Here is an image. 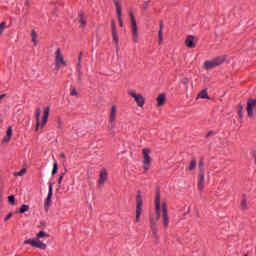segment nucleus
Segmentation results:
<instances>
[{
  "instance_id": "obj_34",
  "label": "nucleus",
  "mask_w": 256,
  "mask_h": 256,
  "mask_svg": "<svg viewBox=\"0 0 256 256\" xmlns=\"http://www.w3.org/2000/svg\"><path fill=\"white\" fill-rule=\"evenodd\" d=\"M70 95L72 97H76L78 95L77 90L75 88H70Z\"/></svg>"
},
{
  "instance_id": "obj_42",
  "label": "nucleus",
  "mask_w": 256,
  "mask_h": 256,
  "mask_svg": "<svg viewBox=\"0 0 256 256\" xmlns=\"http://www.w3.org/2000/svg\"><path fill=\"white\" fill-rule=\"evenodd\" d=\"M6 97H7V94L0 95V101H3V99H5Z\"/></svg>"
},
{
  "instance_id": "obj_9",
  "label": "nucleus",
  "mask_w": 256,
  "mask_h": 256,
  "mask_svg": "<svg viewBox=\"0 0 256 256\" xmlns=\"http://www.w3.org/2000/svg\"><path fill=\"white\" fill-rule=\"evenodd\" d=\"M149 153H151L150 149H143L142 150V155H143V165L145 171H149V165H151V157L149 156Z\"/></svg>"
},
{
  "instance_id": "obj_28",
  "label": "nucleus",
  "mask_w": 256,
  "mask_h": 256,
  "mask_svg": "<svg viewBox=\"0 0 256 256\" xmlns=\"http://www.w3.org/2000/svg\"><path fill=\"white\" fill-rule=\"evenodd\" d=\"M116 13L118 15V21H119L120 27H123V18H121V8H120V11L117 9Z\"/></svg>"
},
{
  "instance_id": "obj_40",
  "label": "nucleus",
  "mask_w": 256,
  "mask_h": 256,
  "mask_svg": "<svg viewBox=\"0 0 256 256\" xmlns=\"http://www.w3.org/2000/svg\"><path fill=\"white\" fill-rule=\"evenodd\" d=\"M212 135H215V132L213 131H209L206 135V137H211Z\"/></svg>"
},
{
  "instance_id": "obj_7",
  "label": "nucleus",
  "mask_w": 256,
  "mask_h": 256,
  "mask_svg": "<svg viewBox=\"0 0 256 256\" xmlns=\"http://www.w3.org/2000/svg\"><path fill=\"white\" fill-rule=\"evenodd\" d=\"M128 95H130V97H133L138 107H143L145 105V98L143 97V95L137 94L135 90H128Z\"/></svg>"
},
{
  "instance_id": "obj_12",
  "label": "nucleus",
  "mask_w": 256,
  "mask_h": 256,
  "mask_svg": "<svg viewBox=\"0 0 256 256\" xmlns=\"http://www.w3.org/2000/svg\"><path fill=\"white\" fill-rule=\"evenodd\" d=\"M204 188H205V172L201 171L198 177V189L199 191H203Z\"/></svg>"
},
{
  "instance_id": "obj_5",
  "label": "nucleus",
  "mask_w": 256,
  "mask_h": 256,
  "mask_svg": "<svg viewBox=\"0 0 256 256\" xmlns=\"http://www.w3.org/2000/svg\"><path fill=\"white\" fill-rule=\"evenodd\" d=\"M143 211V197L141 193H138L136 196V223L141 219V213Z\"/></svg>"
},
{
  "instance_id": "obj_36",
  "label": "nucleus",
  "mask_w": 256,
  "mask_h": 256,
  "mask_svg": "<svg viewBox=\"0 0 256 256\" xmlns=\"http://www.w3.org/2000/svg\"><path fill=\"white\" fill-rule=\"evenodd\" d=\"M116 25H115V20H112V33L114 32V31H117V29H116Z\"/></svg>"
},
{
  "instance_id": "obj_43",
  "label": "nucleus",
  "mask_w": 256,
  "mask_h": 256,
  "mask_svg": "<svg viewBox=\"0 0 256 256\" xmlns=\"http://www.w3.org/2000/svg\"><path fill=\"white\" fill-rule=\"evenodd\" d=\"M241 111H243V106H240V109H239V115H240V117H242Z\"/></svg>"
},
{
  "instance_id": "obj_31",
  "label": "nucleus",
  "mask_w": 256,
  "mask_h": 256,
  "mask_svg": "<svg viewBox=\"0 0 256 256\" xmlns=\"http://www.w3.org/2000/svg\"><path fill=\"white\" fill-rule=\"evenodd\" d=\"M114 1V5L116 7V10L120 11L121 9V0H113Z\"/></svg>"
},
{
  "instance_id": "obj_18",
  "label": "nucleus",
  "mask_w": 256,
  "mask_h": 256,
  "mask_svg": "<svg viewBox=\"0 0 256 256\" xmlns=\"http://www.w3.org/2000/svg\"><path fill=\"white\" fill-rule=\"evenodd\" d=\"M41 117V108L36 109V128L35 131H39V127L41 126V122L39 121Z\"/></svg>"
},
{
  "instance_id": "obj_2",
  "label": "nucleus",
  "mask_w": 256,
  "mask_h": 256,
  "mask_svg": "<svg viewBox=\"0 0 256 256\" xmlns=\"http://www.w3.org/2000/svg\"><path fill=\"white\" fill-rule=\"evenodd\" d=\"M43 237L49 238V234H47L45 231H40L35 238L33 239H28L24 241V245H31L32 247H35L36 249H42L45 251L47 249V244L43 243L41 239Z\"/></svg>"
},
{
  "instance_id": "obj_33",
  "label": "nucleus",
  "mask_w": 256,
  "mask_h": 256,
  "mask_svg": "<svg viewBox=\"0 0 256 256\" xmlns=\"http://www.w3.org/2000/svg\"><path fill=\"white\" fill-rule=\"evenodd\" d=\"M5 25H7L6 22H2V23L0 24V35H2L3 32L5 31Z\"/></svg>"
},
{
  "instance_id": "obj_24",
  "label": "nucleus",
  "mask_w": 256,
  "mask_h": 256,
  "mask_svg": "<svg viewBox=\"0 0 256 256\" xmlns=\"http://www.w3.org/2000/svg\"><path fill=\"white\" fill-rule=\"evenodd\" d=\"M79 23L80 27H84L85 25H87V20H85V18L83 17V13L79 14Z\"/></svg>"
},
{
  "instance_id": "obj_17",
  "label": "nucleus",
  "mask_w": 256,
  "mask_h": 256,
  "mask_svg": "<svg viewBox=\"0 0 256 256\" xmlns=\"http://www.w3.org/2000/svg\"><path fill=\"white\" fill-rule=\"evenodd\" d=\"M166 100H167V96L165 94H160L157 97V106L158 107H163V105H165Z\"/></svg>"
},
{
  "instance_id": "obj_14",
  "label": "nucleus",
  "mask_w": 256,
  "mask_h": 256,
  "mask_svg": "<svg viewBox=\"0 0 256 256\" xmlns=\"http://www.w3.org/2000/svg\"><path fill=\"white\" fill-rule=\"evenodd\" d=\"M11 137H13V128L9 126L6 131V137L3 139L2 143H9V141H11Z\"/></svg>"
},
{
  "instance_id": "obj_38",
  "label": "nucleus",
  "mask_w": 256,
  "mask_h": 256,
  "mask_svg": "<svg viewBox=\"0 0 256 256\" xmlns=\"http://www.w3.org/2000/svg\"><path fill=\"white\" fill-rule=\"evenodd\" d=\"M65 174H62L59 179H58V183L59 185H61V183L63 182V177H64Z\"/></svg>"
},
{
  "instance_id": "obj_29",
  "label": "nucleus",
  "mask_w": 256,
  "mask_h": 256,
  "mask_svg": "<svg viewBox=\"0 0 256 256\" xmlns=\"http://www.w3.org/2000/svg\"><path fill=\"white\" fill-rule=\"evenodd\" d=\"M57 171H59V166L57 164V161H55L53 163L52 175H57Z\"/></svg>"
},
{
  "instance_id": "obj_46",
  "label": "nucleus",
  "mask_w": 256,
  "mask_h": 256,
  "mask_svg": "<svg viewBox=\"0 0 256 256\" xmlns=\"http://www.w3.org/2000/svg\"><path fill=\"white\" fill-rule=\"evenodd\" d=\"M244 256H247V254H246V255H244Z\"/></svg>"
},
{
  "instance_id": "obj_45",
  "label": "nucleus",
  "mask_w": 256,
  "mask_h": 256,
  "mask_svg": "<svg viewBox=\"0 0 256 256\" xmlns=\"http://www.w3.org/2000/svg\"><path fill=\"white\" fill-rule=\"evenodd\" d=\"M59 127H61V118H58Z\"/></svg>"
},
{
  "instance_id": "obj_25",
  "label": "nucleus",
  "mask_w": 256,
  "mask_h": 256,
  "mask_svg": "<svg viewBox=\"0 0 256 256\" xmlns=\"http://www.w3.org/2000/svg\"><path fill=\"white\" fill-rule=\"evenodd\" d=\"M240 209H242V211H247V209H249V206H247V199L244 198L240 204Z\"/></svg>"
},
{
  "instance_id": "obj_6",
  "label": "nucleus",
  "mask_w": 256,
  "mask_h": 256,
  "mask_svg": "<svg viewBox=\"0 0 256 256\" xmlns=\"http://www.w3.org/2000/svg\"><path fill=\"white\" fill-rule=\"evenodd\" d=\"M55 65L57 69L63 65L64 67H67V61H65V58L63 57V54L61 53V49L57 48L55 52Z\"/></svg>"
},
{
  "instance_id": "obj_27",
  "label": "nucleus",
  "mask_w": 256,
  "mask_h": 256,
  "mask_svg": "<svg viewBox=\"0 0 256 256\" xmlns=\"http://www.w3.org/2000/svg\"><path fill=\"white\" fill-rule=\"evenodd\" d=\"M27 173V169L23 168L20 172H14V177H23Z\"/></svg>"
},
{
  "instance_id": "obj_26",
  "label": "nucleus",
  "mask_w": 256,
  "mask_h": 256,
  "mask_svg": "<svg viewBox=\"0 0 256 256\" xmlns=\"http://www.w3.org/2000/svg\"><path fill=\"white\" fill-rule=\"evenodd\" d=\"M31 37H32V43L34 45H37V32H35V30H32Z\"/></svg>"
},
{
  "instance_id": "obj_8",
  "label": "nucleus",
  "mask_w": 256,
  "mask_h": 256,
  "mask_svg": "<svg viewBox=\"0 0 256 256\" xmlns=\"http://www.w3.org/2000/svg\"><path fill=\"white\" fill-rule=\"evenodd\" d=\"M246 110H247V113H248V117L251 118L255 115L256 99H254V98L248 99Z\"/></svg>"
},
{
  "instance_id": "obj_11",
  "label": "nucleus",
  "mask_w": 256,
  "mask_h": 256,
  "mask_svg": "<svg viewBox=\"0 0 256 256\" xmlns=\"http://www.w3.org/2000/svg\"><path fill=\"white\" fill-rule=\"evenodd\" d=\"M51 199H53V184L52 183L49 184L48 195L44 202V208L46 211H49V207H51Z\"/></svg>"
},
{
  "instance_id": "obj_1",
  "label": "nucleus",
  "mask_w": 256,
  "mask_h": 256,
  "mask_svg": "<svg viewBox=\"0 0 256 256\" xmlns=\"http://www.w3.org/2000/svg\"><path fill=\"white\" fill-rule=\"evenodd\" d=\"M155 211L156 221H159V219H161L162 217L164 227H169V215L167 213V204L163 202L161 206V194L159 193V191L156 192Z\"/></svg>"
},
{
  "instance_id": "obj_15",
  "label": "nucleus",
  "mask_w": 256,
  "mask_h": 256,
  "mask_svg": "<svg viewBox=\"0 0 256 256\" xmlns=\"http://www.w3.org/2000/svg\"><path fill=\"white\" fill-rule=\"evenodd\" d=\"M49 111H50L49 107H46L44 109L41 127H45V125H47V121L49 119Z\"/></svg>"
},
{
  "instance_id": "obj_21",
  "label": "nucleus",
  "mask_w": 256,
  "mask_h": 256,
  "mask_svg": "<svg viewBox=\"0 0 256 256\" xmlns=\"http://www.w3.org/2000/svg\"><path fill=\"white\" fill-rule=\"evenodd\" d=\"M150 225L153 235H157V223L153 220V218H150Z\"/></svg>"
},
{
  "instance_id": "obj_32",
  "label": "nucleus",
  "mask_w": 256,
  "mask_h": 256,
  "mask_svg": "<svg viewBox=\"0 0 256 256\" xmlns=\"http://www.w3.org/2000/svg\"><path fill=\"white\" fill-rule=\"evenodd\" d=\"M8 203H10V205H15V196L13 195L9 196Z\"/></svg>"
},
{
  "instance_id": "obj_35",
  "label": "nucleus",
  "mask_w": 256,
  "mask_h": 256,
  "mask_svg": "<svg viewBox=\"0 0 256 256\" xmlns=\"http://www.w3.org/2000/svg\"><path fill=\"white\" fill-rule=\"evenodd\" d=\"M81 55H83V53H80V55L78 57L77 71H81Z\"/></svg>"
},
{
  "instance_id": "obj_3",
  "label": "nucleus",
  "mask_w": 256,
  "mask_h": 256,
  "mask_svg": "<svg viewBox=\"0 0 256 256\" xmlns=\"http://www.w3.org/2000/svg\"><path fill=\"white\" fill-rule=\"evenodd\" d=\"M224 61H225V57L223 56L217 57L211 61H206L204 63V69H215V67H219V65L224 63Z\"/></svg>"
},
{
  "instance_id": "obj_4",
  "label": "nucleus",
  "mask_w": 256,
  "mask_h": 256,
  "mask_svg": "<svg viewBox=\"0 0 256 256\" xmlns=\"http://www.w3.org/2000/svg\"><path fill=\"white\" fill-rule=\"evenodd\" d=\"M130 17H131L132 39L135 43H139V30L137 28V21H135V16H133V13H130Z\"/></svg>"
},
{
  "instance_id": "obj_23",
  "label": "nucleus",
  "mask_w": 256,
  "mask_h": 256,
  "mask_svg": "<svg viewBox=\"0 0 256 256\" xmlns=\"http://www.w3.org/2000/svg\"><path fill=\"white\" fill-rule=\"evenodd\" d=\"M197 167V160L192 159L190 165L186 168L188 171H193Z\"/></svg>"
},
{
  "instance_id": "obj_10",
  "label": "nucleus",
  "mask_w": 256,
  "mask_h": 256,
  "mask_svg": "<svg viewBox=\"0 0 256 256\" xmlns=\"http://www.w3.org/2000/svg\"><path fill=\"white\" fill-rule=\"evenodd\" d=\"M115 119H117V107L112 106L111 112H110V120L108 124V129H115Z\"/></svg>"
},
{
  "instance_id": "obj_41",
  "label": "nucleus",
  "mask_w": 256,
  "mask_h": 256,
  "mask_svg": "<svg viewBox=\"0 0 256 256\" xmlns=\"http://www.w3.org/2000/svg\"><path fill=\"white\" fill-rule=\"evenodd\" d=\"M199 167H200V173H201V171H203V160L200 161Z\"/></svg>"
},
{
  "instance_id": "obj_44",
  "label": "nucleus",
  "mask_w": 256,
  "mask_h": 256,
  "mask_svg": "<svg viewBox=\"0 0 256 256\" xmlns=\"http://www.w3.org/2000/svg\"><path fill=\"white\" fill-rule=\"evenodd\" d=\"M61 159H65V153L60 154Z\"/></svg>"
},
{
  "instance_id": "obj_30",
  "label": "nucleus",
  "mask_w": 256,
  "mask_h": 256,
  "mask_svg": "<svg viewBox=\"0 0 256 256\" xmlns=\"http://www.w3.org/2000/svg\"><path fill=\"white\" fill-rule=\"evenodd\" d=\"M27 211H29V205H22L19 213L23 214V213H27Z\"/></svg>"
},
{
  "instance_id": "obj_39",
  "label": "nucleus",
  "mask_w": 256,
  "mask_h": 256,
  "mask_svg": "<svg viewBox=\"0 0 256 256\" xmlns=\"http://www.w3.org/2000/svg\"><path fill=\"white\" fill-rule=\"evenodd\" d=\"M182 83H183V85H187V84L189 83V79L184 78V79L182 80Z\"/></svg>"
},
{
  "instance_id": "obj_13",
  "label": "nucleus",
  "mask_w": 256,
  "mask_h": 256,
  "mask_svg": "<svg viewBox=\"0 0 256 256\" xmlns=\"http://www.w3.org/2000/svg\"><path fill=\"white\" fill-rule=\"evenodd\" d=\"M107 181V170L102 169L100 171L98 185L101 187V185H105V182Z\"/></svg>"
},
{
  "instance_id": "obj_19",
  "label": "nucleus",
  "mask_w": 256,
  "mask_h": 256,
  "mask_svg": "<svg viewBox=\"0 0 256 256\" xmlns=\"http://www.w3.org/2000/svg\"><path fill=\"white\" fill-rule=\"evenodd\" d=\"M158 43H163V21L160 22V30L158 31Z\"/></svg>"
},
{
  "instance_id": "obj_37",
  "label": "nucleus",
  "mask_w": 256,
  "mask_h": 256,
  "mask_svg": "<svg viewBox=\"0 0 256 256\" xmlns=\"http://www.w3.org/2000/svg\"><path fill=\"white\" fill-rule=\"evenodd\" d=\"M12 217H13V213H9V214L5 217L4 221H9V219L12 218Z\"/></svg>"
},
{
  "instance_id": "obj_22",
  "label": "nucleus",
  "mask_w": 256,
  "mask_h": 256,
  "mask_svg": "<svg viewBox=\"0 0 256 256\" xmlns=\"http://www.w3.org/2000/svg\"><path fill=\"white\" fill-rule=\"evenodd\" d=\"M198 97H200V99H209V94H208L207 90L204 89L199 92Z\"/></svg>"
},
{
  "instance_id": "obj_20",
  "label": "nucleus",
  "mask_w": 256,
  "mask_h": 256,
  "mask_svg": "<svg viewBox=\"0 0 256 256\" xmlns=\"http://www.w3.org/2000/svg\"><path fill=\"white\" fill-rule=\"evenodd\" d=\"M112 39L116 45V49H119V36L117 35V30L112 32Z\"/></svg>"
},
{
  "instance_id": "obj_16",
  "label": "nucleus",
  "mask_w": 256,
  "mask_h": 256,
  "mask_svg": "<svg viewBox=\"0 0 256 256\" xmlns=\"http://www.w3.org/2000/svg\"><path fill=\"white\" fill-rule=\"evenodd\" d=\"M195 38L193 36H188L185 40V45L188 46L190 49H194L195 47Z\"/></svg>"
}]
</instances>
